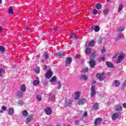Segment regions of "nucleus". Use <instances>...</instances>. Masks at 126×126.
Wrapping results in <instances>:
<instances>
[{"label":"nucleus","instance_id":"32","mask_svg":"<svg viewBox=\"0 0 126 126\" xmlns=\"http://www.w3.org/2000/svg\"><path fill=\"white\" fill-rule=\"evenodd\" d=\"M0 52H1V53H4V52H5V48L3 46H0Z\"/></svg>","mask_w":126,"mask_h":126},{"label":"nucleus","instance_id":"47","mask_svg":"<svg viewBox=\"0 0 126 126\" xmlns=\"http://www.w3.org/2000/svg\"><path fill=\"white\" fill-rule=\"evenodd\" d=\"M6 107L5 106H2V110H3V111H6Z\"/></svg>","mask_w":126,"mask_h":126},{"label":"nucleus","instance_id":"64","mask_svg":"<svg viewBox=\"0 0 126 126\" xmlns=\"http://www.w3.org/2000/svg\"><path fill=\"white\" fill-rule=\"evenodd\" d=\"M76 124H78L79 123V121H76Z\"/></svg>","mask_w":126,"mask_h":126},{"label":"nucleus","instance_id":"1","mask_svg":"<svg viewBox=\"0 0 126 126\" xmlns=\"http://www.w3.org/2000/svg\"><path fill=\"white\" fill-rule=\"evenodd\" d=\"M125 58H126V55L124 54H120L118 57V60L117 61V63H121Z\"/></svg>","mask_w":126,"mask_h":126},{"label":"nucleus","instance_id":"42","mask_svg":"<svg viewBox=\"0 0 126 126\" xmlns=\"http://www.w3.org/2000/svg\"><path fill=\"white\" fill-rule=\"evenodd\" d=\"M71 38H72V39H73V40H75V39H76V36H75V34H72V36H71Z\"/></svg>","mask_w":126,"mask_h":126},{"label":"nucleus","instance_id":"31","mask_svg":"<svg viewBox=\"0 0 126 126\" xmlns=\"http://www.w3.org/2000/svg\"><path fill=\"white\" fill-rule=\"evenodd\" d=\"M81 78L83 80H87L88 79V77L86 75H83L81 76Z\"/></svg>","mask_w":126,"mask_h":126},{"label":"nucleus","instance_id":"46","mask_svg":"<svg viewBox=\"0 0 126 126\" xmlns=\"http://www.w3.org/2000/svg\"><path fill=\"white\" fill-rule=\"evenodd\" d=\"M121 36H122V32H120L118 33V39H121Z\"/></svg>","mask_w":126,"mask_h":126},{"label":"nucleus","instance_id":"3","mask_svg":"<svg viewBox=\"0 0 126 126\" xmlns=\"http://www.w3.org/2000/svg\"><path fill=\"white\" fill-rule=\"evenodd\" d=\"M89 65L91 68H94L96 65V61L94 59H90Z\"/></svg>","mask_w":126,"mask_h":126},{"label":"nucleus","instance_id":"7","mask_svg":"<svg viewBox=\"0 0 126 126\" xmlns=\"http://www.w3.org/2000/svg\"><path fill=\"white\" fill-rule=\"evenodd\" d=\"M53 76V72L51 70H49L45 74V77L47 78V79H50Z\"/></svg>","mask_w":126,"mask_h":126},{"label":"nucleus","instance_id":"22","mask_svg":"<svg viewBox=\"0 0 126 126\" xmlns=\"http://www.w3.org/2000/svg\"><path fill=\"white\" fill-rule=\"evenodd\" d=\"M44 55L45 60L49 59V58L50 57V54L48 53V52H44Z\"/></svg>","mask_w":126,"mask_h":126},{"label":"nucleus","instance_id":"51","mask_svg":"<svg viewBox=\"0 0 126 126\" xmlns=\"http://www.w3.org/2000/svg\"><path fill=\"white\" fill-rule=\"evenodd\" d=\"M3 72H4V70L2 68H0V73H2Z\"/></svg>","mask_w":126,"mask_h":126},{"label":"nucleus","instance_id":"60","mask_svg":"<svg viewBox=\"0 0 126 126\" xmlns=\"http://www.w3.org/2000/svg\"><path fill=\"white\" fill-rule=\"evenodd\" d=\"M0 77H2V74H1V73H0Z\"/></svg>","mask_w":126,"mask_h":126},{"label":"nucleus","instance_id":"54","mask_svg":"<svg viewBox=\"0 0 126 126\" xmlns=\"http://www.w3.org/2000/svg\"><path fill=\"white\" fill-rule=\"evenodd\" d=\"M3 28H2V26H0V33H1L2 30H3Z\"/></svg>","mask_w":126,"mask_h":126},{"label":"nucleus","instance_id":"11","mask_svg":"<svg viewBox=\"0 0 126 126\" xmlns=\"http://www.w3.org/2000/svg\"><path fill=\"white\" fill-rule=\"evenodd\" d=\"M86 102V99L85 98H80L78 101V104L84 105V103Z\"/></svg>","mask_w":126,"mask_h":126},{"label":"nucleus","instance_id":"15","mask_svg":"<svg viewBox=\"0 0 126 126\" xmlns=\"http://www.w3.org/2000/svg\"><path fill=\"white\" fill-rule=\"evenodd\" d=\"M94 110H95V111L99 110L100 109V107L99 106V103H94Z\"/></svg>","mask_w":126,"mask_h":126},{"label":"nucleus","instance_id":"24","mask_svg":"<svg viewBox=\"0 0 126 126\" xmlns=\"http://www.w3.org/2000/svg\"><path fill=\"white\" fill-rule=\"evenodd\" d=\"M115 86L116 87H119L120 86V84H121V82L119 80H115Z\"/></svg>","mask_w":126,"mask_h":126},{"label":"nucleus","instance_id":"10","mask_svg":"<svg viewBox=\"0 0 126 126\" xmlns=\"http://www.w3.org/2000/svg\"><path fill=\"white\" fill-rule=\"evenodd\" d=\"M102 122H103V120L102 119V118H97L94 122V125H95V126H97V125H100V124H101Z\"/></svg>","mask_w":126,"mask_h":126},{"label":"nucleus","instance_id":"19","mask_svg":"<svg viewBox=\"0 0 126 126\" xmlns=\"http://www.w3.org/2000/svg\"><path fill=\"white\" fill-rule=\"evenodd\" d=\"M8 13L9 14H13V10H12V6H10L9 7L8 10Z\"/></svg>","mask_w":126,"mask_h":126},{"label":"nucleus","instance_id":"57","mask_svg":"<svg viewBox=\"0 0 126 126\" xmlns=\"http://www.w3.org/2000/svg\"><path fill=\"white\" fill-rule=\"evenodd\" d=\"M123 106V108H126V103H124Z\"/></svg>","mask_w":126,"mask_h":126},{"label":"nucleus","instance_id":"34","mask_svg":"<svg viewBox=\"0 0 126 126\" xmlns=\"http://www.w3.org/2000/svg\"><path fill=\"white\" fill-rule=\"evenodd\" d=\"M123 7H124V6H123L122 4L119 6L118 8V12H121V11L123 10Z\"/></svg>","mask_w":126,"mask_h":126},{"label":"nucleus","instance_id":"30","mask_svg":"<svg viewBox=\"0 0 126 126\" xmlns=\"http://www.w3.org/2000/svg\"><path fill=\"white\" fill-rule=\"evenodd\" d=\"M124 30H125V28L124 27H120L117 28V31L119 32H123Z\"/></svg>","mask_w":126,"mask_h":126},{"label":"nucleus","instance_id":"56","mask_svg":"<svg viewBox=\"0 0 126 126\" xmlns=\"http://www.w3.org/2000/svg\"><path fill=\"white\" fill-rule=\"evenodd\" d=\"M95 83H96V81H93L91 83L92 85H93V84H94Z\"/></svg>","mask_w":126,"mask_h":126},{"label":"nucleus","instance_id":"33","mask_svg":"<svg viewBox=\"0 0 126 126\" xmlns=\"http://www.w3.org/2000/svg\"><path fill=\"white\" fill-rule=\"evenodd\" d=\"M102 41H103V38H102V37H99L98 39L97 40L98 44H101V43H102Z\"/></svg>","mask_w":126,"mask_h":126},{"label":"nucleus","instance_id":"44","mask_svg":"<svg viewBox=\"0 0 126 126\" xmlns=\"http://www.w3.org/2000/svg\"><path fill=\"white\" fill-rule=\"evenodd\" d=\"M35 72L37 74H39V73H40V70H39V69H35Z\"/></svg>","mask_w":126,"mask_h":126},{"label":"nucleus","instance_id":"62","mask_svg":"<svg viewBox=\"0 0 126 126\" xmlns=\"http://www.w3.org/2000/svg\"><path fill=\"white\" fill-rule=\"evenodd\" d=\"M116 58H117V56H114L113 57V59H116Z\"/></svg>","mask_w":126,"mask_h":126},{"label":"nucleus","instance_id":"52","mask_svg":"<svg viewBox=\"0 0 126 126\" xmlns=\"http://www.w3.org/2000/svg\"><path fill=\"white\" fill-rule=\"evenodd\" d=\"M43 83H44V84H45V85H47L48 84V81L45 80V81L43 82Z\"/></svg>","mask_w":126,"mask_h":126},{"label":"nucleus","instance_id":"43","mask_svg":"<svg viewBox=\"0 0 126 126\" xmlns=\"http://www.w3.org/2000/svg\"><path fill=\"white\" fill-rule=\"evenodd\" d=\"M88 71V67H86L83 69V72H87Z\"/></svg>","mask_w":126,"mask_h":126},{"label":"nucleus","instance_id":"45","mask_svg":"<svg viewBox=\"0 0 126 126\" xmlns=\"http://www.w3.org/2000/svg\"><path fill=\"white\" fill-rule=\"evenodd\" d=\"M80 54H77L75 56V59H80Z\"/></svg>","mask_w":126,"mask_h":126},{"label":"nucleus","instance_id":"53","mask_svg":"<svg viewBox=\"0 0 126 126\" xmlns=\"http://www.w3.org/2000/svg\"><path fill=\"white\" fill-rule=\"evenodd\" d=\"M112 74H113V73H112L111 72L107 73V75H109V76H111Z\"/></svg>","mask_w":126,"mask_h":126},{"label":"nucleus","instance_id":"40","mask_svg":"<svg viewBox=\"0 0 126 126\" xmlns=\"http://www.w3.org/2000/svg\"><path fill=\"white\" fill-rule=\"evenodd\" d=\"M63 57V53H60L58 55H57V58L58 59H61Z\"/></svg>","mask_w":126,"mask_h":126},{"label":"nucleus","instance_id":"9","mask_svg":"<svg viewBox=\"0 0 126 126\" xmlns=\"http://www.w3.org/2000/svg\"><path fill=\"white\" fill-rule=\"evenodd\" d=\"M91 29L93 31L94 30L95 32H99V31H100V27L99 26H92Z\"/></svg>","mask_w":126,"mask_h":126},{"label":"nucleus","instance_id":"12","mask_svg":"<svg viewBox=\"0 0 126 126\" xmlns=\"http://www.w3.org/2000/svg\"><path fill=\"white\" fill-rule=\"evenodd\" d=\"M32 120H33V115L29 116L26 120V124H30Z\"/></svg>","mask_w":126,"mask_h":126},{"label":"nucleus","instance_id":"55","mask_svg":"<svg viewBox=\"0 0 126 126\" xmlns=\"http://www.w3.org/2000/svg\"><path fill=\"white\" fill-rule=\"evenodd\" d=\"M105 49H102V50H101V53H102V54H104V53H105Z\"/></svg>","mask_w":126,"mask_h":126},{"label":"nucleus","instance_id":"28","mask_svg":"<svg viewBox=\"0 0 126 126\" xmlns=\"http://www.w3.org/2000/svg\"><path fill=\"white\" fill-rule=\"evenodd\" d=\"M95 44H96V43L94 40H92L89 43V45L91 46V47H94V46H95Z\"/></svg>","mask_w":126,"mask_h":126},{"label":"nucleus","instance_id":"8","mask_svg":"<svg viewBox=\"0 0 126 126\" xmlns=\"http://www.w3.org/2000/svg\"><path fill=\"white\" fill-rule=\"evenodd\" d=\"M44 111H45V113L46 114V115H47L48 116H50V115H52V113H53V111L52 110V109H51L50 107L46 108L44 110Z\"/></svg>","mask_w":126,"mask_h":126},{"label":"nucleus","instance_id":"38","mask_svg":"<svg viewBox=\"0 0 126 126\" xmlns=\"http://www.w3.org/2000/svg\"><path fill=\"white\" fill-rule=\"evenodd\" d=\"M122 109H123V106H118L116 108V111H121V110H122Z\"/></svg>","mask_w":126,"mask_h":126},{"label":"nucleus","instance_id":"58","mask_svg":"<svg viewBox=\"0 0 126 126\" xmlns=\"http://www.w3.org/2000/svg\"><path fill=\"white\" fill-rule=\"evenodd\" d=\"M84 117H86L87 116V112H85L84 113Z\"/></svg>","mask_w":126,"mask_h":126},{"label":"nucleus","instance_id":"18","mask_svg":"<svg viewBox=\"0 0 126 126\" xmlns=\"http://www.w3.org/2000/svg\"><path fill=\"white\" fill-rule=\"evenodd\" d=\"M80 92H77V93H75L76 96L74 98V100H78V99H79V97H80Z\"/></svg>","mask_w":126,"mask_h":126},{"label":"nucleus","instance_id":"39","mask_svg":"<svg viewBox=\"0 0 126 126\" xmlns=\"http://www.w3.org/2000/svg\"><path fill=\"white\" fill-rule=\"evenodd\" d=\"M93 13L94 15L97 14V13H98V10H97V9H95L93 10Z\"/></svg>","mask_w":126,"mask_h":126},{"label":"nucleus","instance_id":"49","mask_svg":"<svg viewBox=\"0 0 126 126\" xmlns=\"http://www.w3.org/2000/svg\"><path fill=\"white\" fill-rule=\"evenodd\" d=\"M126 81L123 83L122 86L123 87H126Z\"/></svg>","mask_w":126,"mask_h":126},{"label":"nucleus","instance_id":"16","mask_svg":"<svg viewBox=\"0 0 126 126\" xmlns=\"http://www.w3.org/2000/svg\"><path fill=\"white\" fill-rule=\"evenodd\" d=\"M105 63H106L107 66H108V67H111L112 68H113V67H114V64L110 62H107Z\"/></svg>","mask_w":126,"mask_h":126},{"label":"nucleus","instance_id":"29","mask_svg":"<svg viewBox=\"0 0 126 126\" xmlns=\"http://www.w3.org/2000/svg\"><path fill=\"white\" fill-rule=\"evenodd\" d=\"M57 80V77L53 76L51 79L50 80V82H55Z\"/></svg>","mask_w":126,"mask_h":126},{"label":"nucleus","instance_id":"25","mask_svg":"<svg viewBox=\"0 0 126 126\" xmlns=\"http://www.w3.org/2000/svg\"><path fill=\"white\" fill-rule=\"evenodd\" d=\"M96 57V52H94L92 53L91 56L90 58V60L93 59L95 60V58Z\"/></svg>","mask_w":126,"mask_h":126},{"label":"nucleus","instance_id":"63","mask_svg":"<svg viewBox=\"0 0 126 126\" xmlns=\"http://www.w3.org/2000/svg\"><path fill=\"white\" fill-rule=\"evenodd\" d=\"M41 63H44V62H45V61H44V60H41Z\"/></svg>","mask_w":126,"mask_h":126},{"label":"nucleus","instance_id":"23","mask_svg":"<svg viewBox=\"0 0 126 126\" xmlns=\"http://www.w3.org/2000/svg\"><path fill=\"white\" fill-rule=\"evenodd\" d=\"M23 117H25V118L28 117V112L27 110H24L23 111Z\"/></svg>","mask_w":126,"mask_h":126},{"label":"nucleus","instance_id":"4","mask_svg":"<svg viewBox=\"0 0 126 126\" xmlns=\"http://www.w3.org/2000/svg\"><path fill=\"white\" fill-rule=\"evenodd\" d=\"M119 116H121V112L114 113L111 117V119H112V121H115V120H117L118 119V118H119Z\"/></svg>","mask_w":126,"mask_h":126},{"label":"nucleus","instance_id":"27","mask_svg":"<svg viewBox=\"0 0 126 126\" xmlns=\"http://www.w3.org/2000/svg\"><path fill=\"white\" fill-rule=\"evenodd\" d=\"M96 8H97V9H101V8H102V5L101 4V3H96Z\"/></svg>","mask_w":126,"mask_h":126},{"label":"nucleus","instance_id":"6","mask_svg":"<svg viewBox=\"0 0 126 126\" xmlns=\"http://www.w3.org/2000/svg\"><path fill=\"white\" fill-rule=\"evenodd\" d=\"M72 62V59L70 57H67L66 58V61L65 62V64L66 66H68L71 62Z\"/></svg>","mask_w":126,"mask_h":126},{"label":"nucleus","instance_id":"26","mask_svg":"<svg viewBox=\"0 0 126 126\" xmlns=\"http://www.w3.org/2000/svg\"><path fill=\"white\" fill-rule=\"evenodd\" d=\"M33 84L34 85V86H37L38 84H40V81L39 80H35L33 81Z\"/></svg>","mask_w":126,"mask_h":126},{"label":"nucleus","instance_id":"13","mask_svg":"<svg viewBox=\"0 0 126 126\" xmlns=\"http://www.w3.org/2000/svg\"><path fill=\"white\" fill-rule=\"evenodd\" d=\"M24 95L23 92L19 91L16 94V97L18 99H20L21 97H23Z\"/></svg>","mask_w":126,"mask_h":126},{"label":"nucleus","instance_id":"20","mask_svg":"<svg viewBox=\"0 0 126 126\" xmlns=\"http://www.w3.org/2000/svg\"><path fill=\"white\" fill-rule=\"evenodd\" d=\"M72 104V102L67 100V101H66L65 102V106L66 107H69V106H70V105H71Z\"/></svg>","mask_w":126,"mask_h":126},{"label":"nucleus","instance_id":"5","mask_svg":"<svg viewBox=\"0 0 126 126\" xmlns=\"http://www.w3.org/2000/svg\"><path fill=\"white\" fill-rule=\"evenodd\" d=\"M91 91V97H94V96H95L96 94V89L95 88V86H92Z\"/></svg>","mask_w":126,"mask_h":126},{"label":"nucleus","instance_id":"17","mask_svg":"<svg viewBox=\"0 0 126 126\" xmlns=\"http://www.w3.org/2000/svg\"><path fill=\"white\" fill-rule=\"evenodd\" d=\"M20 90L21 91H22V92H25V91H26V87L25 86V85L24 84L22 85L20 88Z\"/></svg>","mask_w":126,"mask_h":126},{"label":"nucleus","instance_id":"41","mask_svg":"<svg viewBox=\"0 0 126 126\" xmlns=\"http://www.w3.org/2000/svg\"><path fill=\"white\" fill-rule=\"evenodd\" d=\"M58 89H60V88H61V86H62V83H61V81H58Z\"/></svg>","mask_w":126,"mask_h":126},{"label":"nucleus","instance_id":"37","mask_svg":"<svg viewBox=\"0 0 126 126\" xmlns=\"http://www.w3.org/2000/svg\"><path fill=\"white\" fill-rule=\"evenodd\" d=\"M36 99L38 100V101H42V97L39 95H37L36 96Z\"/></svg>","mask_w":126,"mask_h":126},{"label":"nucleus","instance_id":"36","mask_svg":"<svg viewBox=\"0 0 126 126\" xmlns=\"http://www.w3.org/2000/svg\"><path fill=\"white\" fill-rule=\"evenodd\" d=\"M103 13H104L105 15H106V14H108V13H109V9H105L103 10Z\"/></svg>","mask_w":126,"mask_h":126},{"label":"nucleus","instance_id":"21","mask_svg":"<svg viewBox=\"0 0 126 126\" xmlns=\"http://www.w3.org/2000/svg\"><path fill=\"white\" fill-rule=\"evenodd\" d=\"M86 54L87 55H90L91 54V49L90 48L87 47L86 49Z\"/></svg>","mask_w":126,"mask_h":126},{"label":"nucleus","instance_id":"2","mask_svg":"<svg viewBox=\"0 0 126 126\" xmlns=\"http://www.w3.org/2000/svg\"><path fill=\"white\" fill-rule=\"evenodd\" d=\"M96 77L99 80V81H103L105 78V76L103 75V74H101L100 73H97L96 74Z\"/></svg>","mask_w":126,"mask_h":126},{"label":"nucleus","instance_id":"59","mask_svg":"<svg viewBox=\"0 0 126 126\" xmlns=\"http://www.w3.org/2000/svg\"><path fill=\"white\" fill-rule=\"evenodd\" d=\"M27 31H29V30H30V27H28L27 28Z\"/></svg>","mask_w":126,"mask_h":126},{"label":"nucleus","instance_id":"14","mask_svg":"<svg viewBox=\"0 0 126 126\" xmlns=\"http://www.w3.org/2000/svg\"><path fill=\"white\" fill-rule=\"evenodd\" d=\"M8 114V115H10V116H12V115H13V114H14V109H13V108L10 107L9 109Z\"/></svg>","mask_w":126,"mask_h":126},{"label":"nucleus","instance_id":"35","mask_svg":"<svg viewBox=\"0 0 126 126\" xmlns=\"http://www.w3.org/2000/svg\"><path fill=\"white\" fill-rule=\"evenodd\" d=\"M98 61H99V62H104L105 61V57H100L98 59Z\"/></svg>","mask_w":126,"mask_h":126},{"label":"nucleus","instance_id":"48","mask_svg":"<svg viewBox=\"0 0 126 126\" xmlns=\"http://www.w3.org/2000/svg\"><path fill=\"white\" fill-rule=\"evenodd\" d=\"M19 105H20V106H22V104H23V101L22 100H20L18 102Z\"/></svg>","mask_w":126,"mask_h":126},{"label":"nucleus","instance_id":"61","mask_svg":"<svg viewBox=\"0 0 126 126\" xmlns=\"http://www.w3.org/2000/svg\"><path fill=\"white\" fill-rule=\"evenodd\" d=\"M46 69H47V66H45V67L44 68V70H46Z\"/></svg>","mask_w":126,"mask_h":126},{"label":"nucleus","instance_id":"50","mask_svg":"<svg viewBox=\"0 0 126 126\" xmlns=\"http://www.w3.org/2000/svg\"><path fill=\"white\" fill-rule=\"evenodd\" d=\"M58 29V27H55L53 29H52V31H56Z\"/></svg>","mask_w":126,"mask_h":126}]
</instances>
